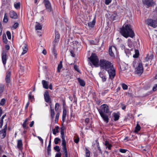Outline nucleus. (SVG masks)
<instances>
[{
  "label": "nucleus",
  "mask_w": 157,
  "mask_h": 157,
  "mask_svg": "<svg viewBox=\"0 0 157 157\" xmlns=\"http://www.w3.org/2000/svg\"><path fill=\"white\" fill-rule=\"evenodd\" d=\"M120 32L121 35L127 38L128 37L133 38L135 36L131 25L129 24H125L121 29Z\"/></svg>",
  "instance_id": "obj_1"
},
{
  "label": "nucleus",
  "mask_w": 157,
  "mask_h": 157,
  "mask_svg": "<svg viewBox=\"0 0 157 157\" xmlns=\"http://www.w3.org/2000/svg\"><path fill=\"white\" fill-rule=\"evenodd\" d=\"M99 65L101 68L105 69L106 71L109 69L113 66L110 62L105 59H101Z\"/></svg>",
  "instance_id": "obj_2"
},
{
  "label": "nucleus",
  "mask_w": 157,
  "mask_h": 157,
  "mask_svg": "<svg viewBox=\"0 0 157 157\" xmlns=\"http://www.w3.org/2000/svg\"><path fill=\"white\" fill-rule=\"evenodd\" d=\"M61 138L62 139V145L63 146L62 149L63 152V157H67V152L66 146V144L65 138L64 130L63 128H61Z\"/></svg>",
  "instance_id": "obj_3"
},
{
  "label": "nucleus",
  "mask_w": 157,
  "mask_h": 157,
  "mask_svg": "<svg viewBox=\"0 0 157 157\" xmlns=\"http://www.w3.org/2000/svg\"><path fill=\"white\" fill-rule=\"evenodd\" d=\"M89 59L93 64L95 67H98L99 66V59L95 54L92 53Z\"/></svg>",
  "instance_id": "obj_4"
},
{
  "label": "nucleus",
  "mask_w": 157,
  "mask_h": 157,
  "mask_svg": "<svg viewBox=\"0 0 157 157\" xmlns=\"http://www.w3.org/2000/svg\"><path fill=\"white\" fill-rule=\"evenodd\" d=\"M98 110L99 113H109V106L106 104H103L101 105V109Z\"/></svg>",
  "instance_id": "obj_5"
},
{
  "label": "nucleus",
  "mask_w": 157,
  "mask_h": 157,
  "mask_svg": "<svg viewBox=\"0 0 157 157\" xmlns=\"http://www.w3.org/2000/svg\"><path fill=\"white\" fill-rule=\"evenodd\" d=\"M106 71L109 75V78L111 80L113 79L116 75V70L113 66Z\"/></svg>",
  "instance_id": "obj_6"
},
{
  "label": "nucleus",
  "mask_w": 157,
  "mask_h": 157,
  "mask_svg": "<svg viewBox=\"0 0 157 157\" xmlns=\"http://www.w3.org/2000/svg\"><path fill=\"white\" fill-rule=\"evenodd\" d=\"M147 24L154 28H155L157 26V21L151 19H148L146 20Z\"/></svg>",
  "instance_id": "obj_7"
},
{
  "label": "nucleus",
  "mask_w": 157,
  "mask_h": 157,
  "mask_svg": "<svg viewBox=\"0 0 157 157\" xmlns=\"http://www.w3.org/2000/svg\"><path fill=\"white\" fill-rule=\"evenodd\" d=\"M44 5L47 11L49 12H50L52 11V9L49 0H44L43 2Z\"/></svg>",
  "instance_id": "obj_8"
},
{
  "label": "nucleus",
  "mask_w": 157,
  "mask_h": 157,
  "mask_svg": "<svg viewBox=\"0 0 157 157\" xmlns=\"http://www.w3.org/2000/svg\"><path fill=\"white\" fill-rule=\"evenodd\" d=\"M142 2L143 4L146 5L147 8L152 6L154 4L153 0H142Z\"/></svg>",
  "instance_id": "obj_9"
},
{
  "label": "nucleus",
  "mask_w": 157,
  "mask_h": 157,
  "mask_svg": "<svg viewBox=\"0 0 157 157\" xmlns=\"http://www.w3.org/2000/svg\"><path fill=\"white\" fill-rule=\"evenodd\" d=\"M136 73L139 75H141L143 72V68L142 64L139 63L138 67L136 68L135 71Z\"/></svg>",
  "instance_id": "obj_10"
},
{
  "label": "nucleus",
  "mask_w": 157,
  "mask_h": 157,
  "mask_svg": "<svg viewBox=\"0 0 157 157\" xmlns=\"http://www.w3.org/2000/svg\"><path fill=\"white\" fill-rule=\"evenodd\" d=\"M99 114L104 121L106 123H108L109 122V116L107 114V113H99Z\"/></svg>",
  "instance_id": "obj_11"
},
{
  "label": "nucleus",
  "mask_w": 157,
  "mask_h": 157,
  "mask_svg": "<svg viewBox=\"0 0 157 157\" xmlns=\"http://www.w3.org/2000/svg\"><path fill=\"white\" fill-rule=\"evenodd\" d=\"M116 51V48L114 46H111L109 48V53L112 57L114 56V52Z\"/></svg>",
  "instance_id": "obj_12"
},
{
  "label": "nucleus",
  "mask_w": 157,
  "mask_h": 157,
  "mask_svg": "<svg viewBox=\"0 0 157 157\" xmlns=\"http://www.w3.org/2000/svg\"><path fill=\"white\" fill-rule=\"evenodd\" d=\"M44 98L45 101L47 102L51 103V101H50V98L49 94L48 92V91H46L44 93Z\"/></svg>",
  "instance_id": "obj_13"
},
{
  "label": "nucleus",
  "mask_w": 157,
  "mask_h": 157,
  "mask_svg": "<svg viewBox=\"0 0 157 157\" xmlns=\"http://www.w3.org/2000/svg\"><path fill=\"white\" fill-rule=\"evenodd\" d=\"M154 57V56L152 54H147L145 58V60L146 61L151 63Z\"/></svg>",
  "instance_id": "obj_14"
},
{
  "label": "nucleus",
  "mask_w": 157,
  "mask_h": 157,
  "mask_svg": "<svg viewBox=\"0 0 157 157\" xmlns=\"http://www.w3.org/2000/svg\"><path fill=\"white\" fill-rule=\"evenodd\" d=\"M11 72L10 71H8L6 72L5 80L6 82L9 83L10 81Z\"/></svg>",
  "instance_id": "obj_15"
},
{
  "label": "nucleus",
  "mask_w": 157,
  "mask_h": 157,
  "mask_svg": "<svg viewBox=\"0 0 157 157\" xmlns=\"http://www.w3.org/2000/svg\"><path fill=\"white\" fill-rule=\"evenodd\" d=\"M9 15L11 18L14 19H16L17 17V14L13 11L10 12Z\"/></svg>",
  "instance_id": "obj_16"
},
{
  "label": "nucleus",
  "mask_w": 157,
  "mask_h": 157,
  "mask_svg": "<svg viewBox=\"0 0 157 157\" xmlns=\"http://www.w3.org/2000/svg\"><path fill=\"white\" fill-rule=\"evenodd\" d=\"M23 144L21 140H18L17 141V147L20 150H22L23 147Z\"/></svg>",
  "instance_id": "obj_17"
},
{
  "label": "nucleus",
  "mask_w": 157,
  "mask_h": 157,
  "mask_svg": "<svg viewBox=\"0 0 157 157\" xmlns=\"http://www.w3.org/2000/svg\"><path fill=\"white\" fill-rule=\"evenodd\" d=\"M42 83L43 85V87L45 89H48V82L44 80H43L42 81Z\"/></svg>",
  "instance_id": "obj_18"
},
{
  "label": "nucleus",
  "mask_w": 157,
  "mask_h": 157,
  "mask_svg": "<svg viewBox=\"0 0 157 157\" xmlns=\"http://www.w3.org/2000/svg\"><path fill=\"white\" fill-rule=\"evenodd\" d=\"M95 18H94V19L92 21H91L89 22L88 23V26L90 28H93L94 27V25H95Z\"/></svg>",
  "instance_id": "obj_19"
},
{
  "label": "nucleus",
  "mask_w": 157,
  "mask_h": 157,
  "mask_svg": "<svg viewBox=\"0 0 157 157\" xmlns=\"http://www.w3.org/2000/svg\"><path fill=\"white\" fill-rule=\"evenodd\" d=\"M6 135V131L2 130L0 131V137L4 138Z\"/></svg>",
  "instance_id": "obj_20"
},
{
  "label": "nucleus",
  "mask_w": 157,
  "mask_h": 157,
  "mask_svg": "<svg viewBox=\"0 0 157 157\" xmlns=\"http://www.w3.org/2000/svg\"><path fill=\"white\" fill-rule=\"evenodd\" d=\"M60 35L58 33H56L54 42L55 43H58L59 40Z\"/></svg>",
  "instance_id": "obj_21"
},
{
  "label": "nucleus",
  "mask_w": 157,
  "mask_h": 157,
  "mask_svg": "<svg viewBox=\"0 0 157 157\" xmlns=\"http://www.w3.org/2000/svg\"><path fill=\"white\" fill-rule=\"evenodd\" d=\"M100 77L101 78L103 82H105L106 80L105 76L102 72H100L99 74Z\"/></svg>",
  "instance_id": "obj_22"
},
{
  "label": "nucleus",
  "mask_w": 157,
  "mask_h": 157,
  "mask_svg": "<svg viewBox=\"0 0 157 157\" xmlns=\"http://www.w3.org/2000/svg\"><path fill=\"white\" fill-rule=\"evenodd\" d=\"M2 62L4 65H5L6 61V55L5 53H3L2 56Z\"/></svg>",
  "instance_id": "obj_23"
},
{
  "label": "nucleus",
  "mask_w": 157,
  "mask_h": 157,
  "mask_svg": "<svg viewBox=\"0 0 157 157\" xmlns=\"http://www.w3.org/2000/svg\"><path fill=\"white\" fill-rule=\"evenodd\" d=\"M23 52H22L21 55H22L26 53L28 51V49L27 47V45L25 44L23 47Z\"/></svg>",
  "instance_id": "obj_24"
},
{
  "label": "nucleus",
  "mask_w": 157,
  "mask_h": 157,
  "mask_svg": "<svg viewBox=\"0 0 157 157\" xmlns=\"http://www.w3.org/2000/svg\"><path fill=\"white\" fill-rule=\"evenodd\" d=\"M55 45H56L55 44H53V49L52 50V52L55 58H57V51L55 49L56 48Z\"/></svg>",
  "instance_id": "obj_25"
},
{
  "label": "nucleus",
  "mask_w": 157,
  "mask_h": 157,
  "mask_svg": "<svg viewBox=\"0 0 157 157\" xmlns=\"http://www.w3.org/2000/svg\"><path fill=\"white\" fill-rule=\"evenodd\" d=\"M113 115L114 117V121H116L119 120L120 116L117 113H113Z\"/></svg>",
  "instance_id": "obj_26"
},
{
  "label": "nucleus",
  "mask_w": 157,
  "mask_h": 157,
  "mask_svg": "<svg viewBox=\"0 0 157 157\" xmlns=\"http://www.w3.org/2000/svg\"><path fill=\"white\" fill-rule=\"evenodd\" d=\"M105 145L106 146V148H108L109 150L111 149L112 145L109 143L108 141H106L105 142Z\"/></svg>",
  "instance_id": "obj_27"
},
{
  "label": "nucleus",
  "mask_w": 157,
  "mask_h": 157,
  "mask_svg": "<svg viewBox=\"0 0 157 157\" xmlns=\"http://www.w3.org/2000/svg\"><path fill=\"white\" fill-rule=\"evenodd\" d=\"M59 127L58 126H56L55 127V128H53L52 129L53 133L54 135H56L57 133L59 132L58 129H59Z\"/></svg>",
  "instance_id": "obj_28"
},
{
  "label": "nucleus",
  "mask_w": 157,
  "mask_h": 157,
  "mask_svg": "<svg viewBox=\"0 0 157 157\" xmlns=\"http://www.w3.org/2000/svg\"><path fill=\"white\" fill-rule=\"evenodd\" d=\"M63 67L62 61H60L59 63V64L57 67V71L59 72H60L61 69Z\"/></svg>",
  "instance_id": "obj_29"
},
{
  "label": "nucleus",
  "mask_w": 157,
  "mask_h": 157,
  "mask_svg": "<svg viewBox=\"0 0 157 157\" xmlns=\"http://www.w3.org/2000/svg\"><path fill=\"white\" fill-rule=\"evenodd\" d=\"M78 79L80 85L81 86H85V83L83 80L80 79L79 78H78Z\"/></svg>",
  "instance_id": "obj_30"
},
{
  "label": "nucleus",
  "mask_w": 157,
  "mask_h": 157,
  "mask_svg": "<svg viewBox=\"0 0 157 157\" xmlns=\"http://www.w3.org/2000/svg\"><path fill=\"white\" fill-rule=\"evenodd\" d=\"M140 127L139 124L137 123L136 124V127L134 131V132L135 133H137L139 131L140 129Z\"/></svg>",
  "instance_id": "obj_31"
},
{
  "label": "nucleus",
  "mask_w": 157,
  "mask_h": 157,
  "mask_svg": "<svg viewBox=\"0 0 157 157\" xmlns=\"http://www.w3.org/2000/svg\"><path fill=\"white\" fill-rule=\"evenodd\" d=\"M5 85L0 84V94H2L4 91L5 89Z\"/></svg>",
  "instance_id": "obj_32"
},
{
  "label": "nucleus",
  "mask_w": 157,
  "mask_h": 157,
  "mask_svg": "<svg viewBox=\"0 0 157 157\" xmlns=\"http://www.w3.org/2000/svg\"><path fill=\"white\" fill-rule=\"evenodd\" d=\"M85 151L86 157H90V151L87 148H86Z\"/></svg>",
  "instance_id": "obj_33"
},
{
  "label": "nucleus",
  "mask_w": 157,
  "mask_h": 157,
  "mask_svg": "<svg viewBox=\"0 0 157 157\" xmlns=\"http://www.w3.org/2000/svg\"><path fill=\"white\" fill-rule=\"evenodd\" d=\"M29 121V120L28 119L26 118L25 119L24 122L23 124V127L25 128V129H27L28 127L27 126V122Z\"/></svg>",
  "instance_id": "obj_34"
},
{
  "label": "nucleus",
  "mask_w": 157,
  "mask_h": 157,
  "mask_svg": "<svg viewBox=\"0 0 157 157\" xmlns=\"http://www.w3.org/2000/svg\"><path fill=\"white\" fill-rule=\"evenodd\" d=\"M67 115V111L66 109H63V121H64L65 118Z\"/></svg>",
  "instance_id": "obj_35"
},
{
  "label": "nucleus",
  "mask_w": 157,
  "mask_h": 157,
  "mask_svg": "<svg viewBox=\"0 0 157 157\" xmlns=\"http://www.w3.org/2000/svg\"><path fill=\"white\" fill-rule=\"evenodd\" d=\"M135 54L133 55L134 58H137L138 57L139 55V52L137 50L135 49Z\"/></svg>",
  "instance_id": "obj_36"
},
{
  "label": "nucleus",
  "mask_w": 157,
  "mask_h": 157,
  "mask_svg": "<svg viewBox=\"0 0 157 157\" xmlns=\"http://www.w3.org/2000/svg\"><path fill=\"white\" fill-rule=\"evenodd\" d=\"M3 21L5 23H6L8 21V15L6 13L5 14Z\"/></svg>",
  "instance_id": "obj_37"
},
{
  "label": "nucleus",
  "mask_w": 157,
  "mask_h": 157,
  "mask_svg": "<svg viewBox=\"0 0 157 157\" xmlns=\"http://www.w3.org/2000/svg\"><path fill=\"white\" fill-rule=\"evenodd\" d=\"M37 24L35 26V29L36 30H41L42 29L41 25L39 23H36Z\"/></svg>",
  "instance_id": "obj_38"
},
{
  "label": "nucleus",
  "mask_w": 157,
  "mask_h": 157,
  "mask_svg": "<svg viewBox=\"0 0 157 157\" xmlns=\"http://www.w3.org/2000/svg\"><path fill=\"white\" fill-rule=\"evenodd\" d=\"M15 8L17 9H18L20 8V2H17L16 3H14V4Z\"/></svg>",
  "instance_id": "obj_39"
},
{
  "label": "nucleus",
  "mask_w": 157,
  "mask_h": 157,
  "mask_svg": "<svg viewBox=\"0 0 157 157\" xmlns=\"http://www.w3.org/2000/svg\"><path fill=\"white\" fill-rule=\"evenodd\" d=\"M6 102V100L5 98H2L1 99L0 102V105H1L3 106L5 103Z\"/></svg>",
  "instance_id": "obj_40"
},
{
  "label": "nucleus",
  "mask_w": 157,
  "mask_h": 157,
  "mask_svg": "<svg viewBox=\"0 0 157 157\" xmlns=\"http://www.w3.org/2000/svg\"><path fill=\"white\" fill-rule=\"evenodd\" d=\"M3 42L6 44L7 42V40L6 38V34H3Z\"/></svg>",
  "instance_id": "obj_41"
},
{
  "label": "nucleus",
  "mask_w": 157,
  "mask_h": 157,
  "mask_svg": "<svg viewBox=\"0 0 157 157\" xmlns=\"http://www.w3.org/2000/svg\"><path fill=\"white\" fill-rule=\"evenodd\" d=\"M121 86L122 87L123 89L124 90H126L128 89V86H127V85L124 83H122L121 84Z\"/></svg>",
  "instance_id": "obj_42"
},
{
  "label": "nucleus",
  "mask_w": 157,
  "mask_h": 157,
  "mask_svg": "<svg viewBox=\"0 0 157 157\" xmlns=\"http://www.w3.org/2000/svg\"><path fill=\"white\" fill-rule=\"evenodd\" d=\"M119 151L121 153H125L126 152H127V153L128 152V151H129L127 149H123L121 148L119 149Z\"/></svg>",
  "instance_id": "obj_43"
},
{
  "label": "nucleus",
  "mask_w": 157,
  "mask_h": 157,
  "mask_svg": "<svg viewBox=\"0 0 157 157\" xmlns=\"http://www.w3.org/2000/svg\"><path fill=\"white\" fill-rule=\"evenodd\" d=\"M60 140L58 138H56L54 140V143L56 144H57L59 143V141H60Z\"/></svg>",
  "instance_id": "obj_44"
},
{
  "label": "nucleus",
  "mask_w": 157,
  "mask_h": 157,
  "mask_svg": "<svg viewBox=\"0 0 157 157\" xmlns=\"http://www.w3.org/2000/svg\"><path fill=\"white\" fill-rule=\"evenodd\" d=\"M79 138L78 137H74V142L76 144H78L79 142Z\"/></svg>",
  "instance_id": "obj_45"
},
{
  "label": "nucleus",
  "mask_w": 157,
  "mask_h": 157,
  "mask_svg": "<svg viewBox=\"0 0 157 157\" xmlns=\"http://www.w3.org/2000/svg\"><path fill=\"white\" fill-rule=\"evenodd\" d=\"M20 69L22 71V72L24 71V65L23 64H20L19 65Z\"/></svg>",
  "instance_id": "obj_46"
},
{
  "label": "nucleus",
  "mask_w": 157,
  "mask_h": 157,
  "mask_svg": "<svg viewBox=\"0 0 157 157\" xmlns=\"http://www.w3.org/2000/svg\"><path fill=\"white\" fill-rule=\"evenodd\" d=\"M59 106V104L58 103H56V104L55 109L56 111H57L58 110Z\"/></svg>",
  "instance_id": "obj_47"
},
{
  "label": "nucleus",
  "mask_w": 157,
  "mask_h": 157,
  "mask_svg": "<svg viewBox=\"0 0 157 157\" xmlns=\"http://www.w3.org/2000/svg\"><path fill=\"white\" fill-rule=\"evenodd\" d=\"M54 149L57 152H59L60 151V149L59 148V146H56L54 147Z\"/></svg>",
  "instance_id": "obj_48"
},
{
  "label": "nucleus",
  "mask_w": 157,
  "mask_h": 157,
  "mask_svg": "<svg viewBox=\"0 0 157 157\" xmlns=\"http://www.w3.org/2000/svg\"><path fill=\"white\" fill-rule=\"evenodd\" d=\"M51 115L52 119L55 116V112L54 110H52L51 111Z\"/></svg>",
  "instance_id": "obj_49"
},
{
  "label": "nucleus",
  "mask_w": 157,
  "mask_h": 157,
  "mask_svg": "<svg viewBox=\"0 0 157 157\" xmlns=\"http://www.w3.org/2000/svg\"><path fill=\"white\" fill-rule=\"evenodd\" d=\"M6 35L8 39H11V35L10 32L9 31H7L6 32Z\"/></svg>",
  "instance_id": "obj_50"
},
{
  "label": "nucleus",
  "mask_w": 157,
  "mask_h": 157,
  "mask_svg": "<svg viewBox=\"0 0 157 157\" xmlns=\"http://www.w3.org/2000/svg\"><path fill=\"white\" fill-rule=\"evenodd\" d=\"M19 25V24L18 22H15L13 26V28H14V29H16Z\"/></svg>",
  "instance_id": "obj_51"
},
{
  "label": "nucleus",
  "mask_w": 157,
  "mask_h": 157,
  "mask_svg": "<svg viewBox=\"0 0 157 157\" xmlns=\"http://www.w3.org/2000/svg\"><path fill=\"white\" fill-rule=\"evenodd\" d=\"M112 1V0H105V3L106 5H109Z\"/></svg>",
  "instance_id": "obj_52"
},
{
  "label": "nucleus",
  "mask_w": 157,
  "mask_h": 157,
  "mask_svg": "<svg viewBox=\"0 0 157 157\" xmlns=\"http://www.w3.org/2000/svg\"><path fill=\"white\" fill-rule=\"evenodd\" d=\"M51 141H49V144L47 150H51Z\"/></svg>",
  "instance_id": "obj_53"
},
{
  "label": "nucleus",
  "mask_w": 157,
  "mask_h": 157,
  "mask_svg": "<svg viewBox=\"0 0 157 157\" xmlns=\"http://www.w3.org/2000/svg\"><path fill=\"white\" fill-rule=\"evenodd\" d=\"M125 52L126 53V55L128 56L130 53V51L129 49H125L124 50Z\"/></svg>",
  "instance_id": "obj_54"
},
{
  "label": "nucleus",
  "mask_w": 157,
  "mask_h": 157,
  "mask_svg": "<svg viewBox=\"0 0 157 157\" xmlns=\"http://www.w3.org/2000/svg\"><path fill=\"white\" fill-rule=\"evenodd\" d=\"M127 154H128V155L126 156V157H132V155L131 153L129 151H128Z\"/></svg>",
  "instance_id": "obj_55"
},
{
  "label": "nucleus",
  "mask_w": 157,
  "mask_h": 157,
  "mask_svg": "<svg viewBox=\"0 0 157 157\" xmlns=\"http://www.w3.org/2000/svg\"><path fill=\"white\" fill-rule=\"evenodd\" d=\"M34 97L32 96V94L31 92H30L29 94V98L30 99H33Z\"/></svg>",
  "instance_id": "obj_56"
},
{
  "label": "nucleus",
  "mask_w": 157,
  "mask_h": 157,
  "mask_svg": "<svg viewBox=\"0 0 157 157\" xmlns=\"http://www.w3.org/2000/svg\"><path fill=\"white\" fill-rule=\"evenodd\" d=\"M3 124V120H0V128H2Z\"/></svg>",
  "instance_id": "obj_57"
},
{
  "label": "nucleus",
  "mask_w": 157,
  "mask_h": 157,
  "mask_svg": "<svg viewBox=\"0 0 157 157\" xmlns=\"http://www.w3.org/2000/svg\"><path fill=\"white\" fill-rule=\"evenodd\" d=\"M157 90V84L155 85L152 88V90L154 91H155Z\"/></svg>",
  "instance_id": "obj_58"
},
{
  "label": "nucleus",
  "mask_w": 157,
  "mask_h": 157,
  "mask_svg": "<svg viewBox=\"0 0 157 157\" xmlns=\"http://www.w3.org/2000/svg\"><path fill=\"white\" fill-rule=\"evenodd\" d=\"M74 68L78 72H79L80 71L78 69V66L76 65H74Z\"/></svg>",
  "instance_id": "obj_59"
},
{
  "label": "nucleus",
  "mask_w": 157,
  "mask_h": 157,
  "mask_svg": "<svg viewBox=\"0 0 157 157\" xmlns=\"http://www.w3.org/2000/svg\"><path fill=\"white\" fill-rule=\"evenodd\" d=\"M61 153L60 152L56 154L55 157H61Z\"/></svg>",
  "instance_id": "obj_60"
},
{
  "label": "nucleus",
  "mask_w": 157,
  "mask_h": 157,
  "mask_svg": "<svg viewBox=\"0 0 157 157\" xmlns=\"http://www.w3.org/2000/svg\"><path fill=\"white\" fill-rule=\"evenodd\" d=\"M59 113H58L56 116V121L57 120H58L59 119Z\"/></svg>",
  "instance_id": "obj_61"
},
{
  "label": "nucleus",
  "mask_w": 157,
  "mask_h": 157,
  "mask_svg": "<svg viewBox=\"0 0 157 157\" xmlns=\"http://www.w3.org/2000/svg\"><path fill=\"white\" fill-rule=\"evenodd\" d=\"M37 137L38 138L39 140L42 143V144H43V139L40 136H38Z\"/></svg>",
  "instance_id": "obj_62"
},
{
  "label": "nucleus",
  "mask_w": 157,
  "mask_h": 157,
  "mask_svg": "<svg viewBox=\"0 0 157 157\" xmlns=\"http://www.w3.org/2000/svg\"><path fill=\"white\" fill-rule=\"evenodd\" d=\"M98 149L99 151L100 152H101V149L99 146V144L98 143H97V145Z\"/></svg>",
  "instance_id": "obj_63"
},
{
  "label": "nucleus",
  "mask_w": 157,
  "mask_h": 157,
  "mask_svg": "<svg viewBox=\"0 0 157 157\" xmlns=\"http://www.w3.org/2000/svg\"><path fill=\"white\" fill-rule=\"evenodd\" d=\"M89 121V118H86L85 120V123L87 124Z\"/></svg>",
  "instance_id": "obj_64"
}]
</instances>
